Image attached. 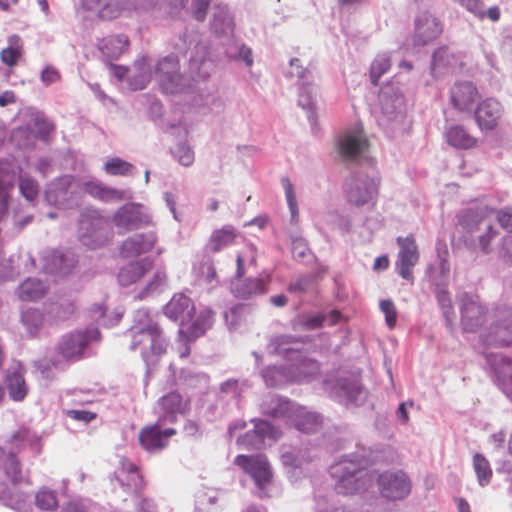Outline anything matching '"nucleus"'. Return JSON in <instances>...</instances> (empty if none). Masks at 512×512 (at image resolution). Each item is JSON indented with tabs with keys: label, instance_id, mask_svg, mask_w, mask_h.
Listing matches in <instances>:
<instances>
[{
	"label": "nucleus",
	"instance_id": "f3484780",
	"mask_svg": "<svg viewBox=\"0 0 512 512\" xmlns=\"http://www.w3.org/2000/svg\"><path fill=\"white\" fill-rule=\"evenodd\" d=\"M379 180L365 177L352 180L347 191L348 199L356 206H362L374 200L378 194Z\"/></svg>",
	"mask_w": 512,
	"mask_h": 512
},
{
	"label": "nucleus",
	"instance_id": "a211bd4d",
	"mask_svg": "<svg viewBox=\"0 0 512 512\" xmlns=\"http://www.w3.org/2000/svg\"><path fill=\"white\" fill-rule=\"evenodd\" d=\"M154 262L151 258L145 257L131 261L123 265L117 275L118 283L121 286H130L140 281L153 268Z\"/></svg>",
	"mask_w": 512,
	"mask_h": 512
},
{
	"label": "nucleus",
	"instance_id": "5701e85b",
	"mask_svg": "<svg viewBox=\"0 0 512 512\" xmlns=\"http://www.w3.org/2000/svg\"><path fill=\"white\" fill-rule=\"evenodd\" d=\"M84 9L94 12L103 20H111L122 14L120 0H81Z\"/></svg>",
	"mask_w": 512,
	"mask_h": 512
},
{
	"label": "nucleus",
	"instance_id": "2eb2a0df",
	"mask_svg": "<svg viewBox=\"0 0 512 512\" xmlns=\"http://www.w3.org/2000/svg\"><path fill=\"white\" fill-rule=\"evenodd\" d=\"M157 405L161 410L162 418L172 423L177 421L178 415H187L191 410V400L178 391H170L160 397Z\"/></svg>",
	"mask_w": 512,
	"mask_h": 512
},
{
	"label": "nucleus",
	"instance_id": "864d4df0",
	"mask_svg": "<svg viewBox=\"0 0 512 512\" xmlns=\"http://www.w3.org/2000/svg\"><path fill=\"white\" fill-rule=\"evenodd\" d=\"M157 0H120L122 12L130 10H148L156 4Z\"/></svg>",
	"mask_w": 512,
	"mask_h": 512
},
{
	"label": "nucleus",
	"instance_id": "774afa93",
	"mask_svg": "<svg viewBox=\"0 0 512 512\" xmlns=\"http://www.w3.org/2000/svg\"><path fill=\"white\" fill-rule=\"evenodd\" d=\"M75 310H76V307H75L74 303L67 302L66 304H62L56 313L59 318L66 319L70 315L74 314Z\"/></svg>",
	"mask_w": 512,
	"mask_h": 512
},
{
	"label": "nucleus",
	"instance_id": "1a4fd4ad",
	"mask_svg": "<svg viewBox=\"0 0 512 512\" xmlns=\"http://www.w3.org/2000/svg\"><path fill=\"white\" fill-rule=\"evenodd\" d=\"M397 245L399 246V252L395 266L401 275L407 281L413 282V268L419 261L420 254L417 243L413 235L406 237H397Z\"/></svg>",
	"mask_w": 512,
	"mask_h": 512
},
{
	"label": "nucleus",
	"instance_id": "052dcab7",
	"mask_svg": "<svg viewBox=\"0 0 512 512\" xmlns=\"http://www.w3.org/2000/svg\"><path fill=\"white\" fill-rule=\"evenodd\" d=\"M66 414L71 419L84 423H89L97 417L96 413L86 410H68Z\"/></svg>",
	"mask_w": 512,
	"mask_h": 512
},
{
	"label": "nucleus",
	"instance_id": "7c9ffc66",
	"mask_svg": "<svg viewBox=\"0 0 512 512\" xmlns=\"http://www.w3.org/2000/svg\"><path fill=\"white\" fill-rule=\"evenodd\" d=\"M82 189L85 193L89 194L93 198L102 201L122 200L123 198L121 191L109 188L103 185L102 183L96 181L85 182L82 186Z\"/></svg>",
	"mask_w": 512,
	"mask_h": 512
},
{
	"label": "nucleus",
	"instance_id": "f704fd0d",
	"mask_svg": "<svg viewBox=\"0 0 512 512\" xmlns=\"http://www.w3.org/2000/svg\"><path fill=\"white\" fill-rule=\"evenodd\" d=\"M472 462L478 484L482 487L488 485L493 476V471L488 459L483 454L477 452L473 455Z\"/></svg>",
	"mask_w": 512,
	"mask_h": 512
},
{
	"label": "nucleus",
	"instance_id": "a878e982",
	"mask_svg": "<svg viewBox=\"0 0 512 512\" xmlns=\"http://www.w3.org/2000/svg\"><path fill=\"white\" fill-rule=\"evenodd\" d=\"M291 418L295 427L305 433L316 432L322 426L321 417L315 412L308 411L305 407L294 409Z\"/></svg>",
	"mask_w": 512,
	"mask_h": 512
},
{
	"label": "nucleus",
	"instance_id": "de8ad7c7",
	"mask_svg": "<svg viewBox=\"0 0 512 512\" xmlns=\"http://www.w3.org/2000/svg\"><path fill=\"white\" fill-rule=\"evenodd\" d=\"M132 165L120 158H113L106 162L105 171L110 175H127Z\"/></svg>",
	"mask_w": 512,
	"mask_h": 512
},
{
	"label": "nucleus",
	"instance_id": "49530a36",
	"mask_svg": "<svg viewBox=\"0 0 512 512\" xmlns=\"http://www.w3.org/2000/svg\"><path fill=\"white\" fill-rule=\"evenodd\" d=\"M36 505L43 510H53L57 507V498L53 491L40 490L36 494Z\"/></svg>",
	"mask_w": 512,
	"mask_h": 512
},
{
	"label": "nucleus",
	"instance_id": "37998d69",
	"mask_svg": "<svg viewBox=\"0 0 512 512\" xmlns=\"http://www.w3.org/2000/svg\"><path fill=\"white\" fill-rule=\"evenodd\" d=\"M295 370L297 372L295 377L297 381L308 380L319 374L320 366L316 360L303 359L296 365Z\"/></svg>",
	"mask_w": 512,
	"mask_h": 512
},
{
	"label": "nucleus",
	"instance_id": "ddd939ff",
	"mask_svg": "<svg viewBox=\"0 0 512 512\" xmlns=\"http://www.w3.org/2000/svg\"><path fill=\"white\" fill-rule=\"evenodd\" d=\"M151 222V216L135 205H124L113 216V223L119 233L147 227Z\"/></svg>",
	"mask_w": 512,
	"mask_h": 512
},
{
	"label": "nucleus",
	"instance_id": "69168bd1",
	"mask_svg": "<svg viewBox=\"0 0 512 512\" xmlns=\"http://www.w3.org/2000/svg\"><path fill=\"white\" fill-rule=\"evenodd\" d=\"M166 279H167V275H166L165 271L157 270L154 273L152 280L148 283L146 289L148 291H153V290L157 289L160 285H163L166 282Z\"/></svg>",
	"mask_w": 512,
	"mask_h": 512
},
{
	"label": "nucleus",
	"instance_id": "72a5a7b5",
	"mask_svg": "<svg viewBox=\"0 0 512 512\" xmlns=\"http://www.w3.org/2000/svg\"><path fill=\"white\" fill-rule=\"evenodd\" d=\"M236 233L231 227H224L215 230L209 240V249L212 252H218L222 248L227 247L234 243Z\"/></svg>",
	"mask_w": 512,
	"mask_h": 512
},
{
	"label": "nucleus",
	"instance_id": "79ce46f5",
	"mask_svg": "<svg viewBox=\"0 0 512 512\" xmlns=\"http://www.w3.org/2000/svg\"><path fill=\"white\" fill-rule=\"evenodd\" d=\"M23 324L30 335H37L44 323L43 314L37 309H28L22 314Z\"/></svg>",
	"mask_w": 512,
	"mask_h": 512
},
{
	"label": "nucleus",
	"instance_id": "a18cd8bd",
	"mask_svg": "<svg viewBox=\"0 0 512 512\" xmlns=\"http://www.w3.org/2000/svg\"><path fill=\"white\" fill-rule=\"evenodd\" d=\"M247 260L251 264H255L256 263V255H255V251H254L252 246L248 247L245 252L239 253L237 255V257H236V266H237V268H236V277L238 279L243 278V276L246 273L245 263L247 262Z\"/></svg>",
	"mask_w": 512,
	"mask_h": 512
},
{
	"label": "nucleus",
	"instance_id": "6e6552de",
	"mask_svg": "<svg viewBox=\"0 0 512 512\" xmlns=\"http://www.w3.org/2000/svg\"><path fill=\"white\" fill-rule=\"evenodd\" d=\"M177 434L172 427L162 428L156 422L143 426L138 434L140 446L149 453H156L168 447L170 439Z\"/></svg>",
	"mask_w": 512,
	"mask_h": 512
},
{
	"label": "nucleus",
	"instance_id": "4c0bfd02",
	"mask_svg": "<svg viewBox=\"0 0 512 512\" xmlns=\"http://www.w3.org/2000/svg\"><path fill=\"white\" fill-rule=\"evenodd\" d=\"M7 389L14 401H21L27 394V387L23 376L19 373H12L7 377Z\"/></svg>",
	"mask_w": 512,
	"mask_h": 512
},
{
	"label": "nucleus",
	"instance_id": "0eeeda50",
	"mask_svg": "<svg viewBox=\"0 0 512 512\" xmlns=\"http://www.w3.org/2000/svg\"><path fill=\"white\" fill-rule=\"evenodd\" d=\"M156 77L164 93L174 94L184 90L183 77L179 73V60L170 55L161 59L155 69Z\"/></svg>",
	"mask_w": 512,
	"mask_h": 512
},
{
	"label": "nucleus",
	"instance_id": "f257e3e1",
	"mask_svg": "<svg viewBox=\"0 0 512 512\" xmlns=\"http://www.w3.org/2000/svg\"><path fill=\"white\" fill-rule=\"evenodd\" d=\"M127 333L130 338L129 349L139 352L148 369L155 368L169 346L159 323L147 310L139 309Z\"/></svg>",
	"mask_w": 512,
	"mask_h": 512
},
{
	"label": "nucleus",
	"instance_id": "13d9d810",
	"mask_svg": "<svg viewBox=\"0 0 512 512\" xmlns=\"http://www.w3.org/2000/svg\"><path fill=\"white\" fill-rule=\"evenodd\" d=\"M211 0H193L192 14L198 21H203L206 17L207 10L210 6Z\"/></svg>",
	"mask_w": 512,
	"mask_h": 512
},
{
	"label": "nucleus",
	"instance_id": "58836bf2",
	"mask_svg": "<svg viewBox=\"0 0 512 512\" xmlns=\"http://www.w3.org/2000/svg\"><path fill=\"white\" fill-rule=\"evenodd\" d=\"M73 264L66 263V257L59 251H52L47 257L45 265L49 273L67 274L70 272Z\"/></svg>",
	"mask_w": 512,
	"mask_h": 512
},
{
	"label": "nucleus",
	"instance_id": "2f4dec72",
	"mask_svg": "<svg viewBox=\"0 0 512 512\" xmlns=\"http://www.w3.org/2000/svg\"><path fill=\"white\" fill-rule=\"evenodd\" d=\"M266 292L265 282L260 278L246 279L234 287V294L240 299H249Z\"/></svg>",
	"mask_w": 512,
	"mask_h": 512
},
{
	"label": "nucleus",
	"instance_id": "c756f323",
	"mask_svg": "<svg viewBox=\"0 0 512 512\" xmlns=\"http://www.w3.org/2000/svg\"><path fill=\"white\" fill-rule=\"evenodd\" d=\"M497 376L500 389L512 398V359L500 357L499 361L492 364Z\"/></svg>",
	"mask_w": 512,
	"mask_h": 512
},
{
	"label": "nucleus",
	"instance_id": "4468645a",
	"mask_svg": "<svg viewBox=\"0 0 512 512\" xmlns=\"http://www.w3.org/2000/svg\"><path fill=\"white\" fill-rule=\"evenodd\" d=\"M502 104L495 98H486L479 102L474 117L478 128L483 132L495 130L503 116Z\"/></svg>",
	"mask_w": 512,
	"mask_h": 512
},
{
	"label": "nucleus",
	"instance_id": "680f3d73",
	"mask_svg": "<svg viewBox=\"0 0 512 512\" xmlns=\"http://www.w3.org/2000/svg\"><path fill=\"white\" fill-rule=\"evenodd\" d=\"M497 220L502 228L512 233V209H502L498 211Z\"/></svg>",
	"mask_w": 512,
	"mask_h": 512
},
{
	"label": "nucleus",
	"instance_id": "3c124183",
	"mask_svg": "<svg viewBox=\"0 0 512 512\" xmlns=\"http://www.w3.org/2000/svg\"><path fill=\"white\" fill-rule=\"evenodd\" d=\"M262 376L267 386L275 387L282 383L284 371L278 367H267L263 370Z\"/></svg>",
	"mask_w": 512,
	"mask_h": 512
},
{
	"label": "nucleus",
	"instance_id": "b1692460",
	"mask_svg": "<svg viewBox=\"0 0 512 512\" xmlns=\"http://www.w3.org/2000/svg\"><path fill=\"white\" fill-rule=\"evenodd\" d=\"M447 143L457 149H473L479 144L478 138L471 135L463 125H452L445 132Z\"/></svg>",
	"mask_w": 512,
	"mask_h": 512
},
{
	"label": "nucleus",
	"instance_id": "393cba45",
	"mask_svg": "<svg viewBox=\"0 0 512 512\" xmlns=\"http://www.w3.org/2000/svg\"><path fill=\"white\" fill-rule=\"evenodd\" d=\"M181 326L180 334L183 337H187L188 340H196L205 334V332L211 328L213 324V312L210 309H205L190 325Z\"/></svg>",
	"mask_w": 512,
	"mask_h": 512
},
{
	"label": "nucleus",
	"instance_id": "e2e57ef3",
	"mask_svg": "<svg viewBox=\"0 0 512 512\" xmlns=\"http://www.w3.org/2000/svg\"><path fill=\"white\" fill-rule=\"evenodd\" d=\"M60 79L58 70L54 67H46L41 73V80L44 84L50 85Z\"/></svg>",
	"mask_w": 512,
	"mask_h": 512
},
{
	"label": "nucleus",
	"instance_id": "f03ea898",
	"mask_svg": "<svg viewBox=\"0 0 512 512\" xmlns=\"http://www.w3.org/2000/svg\"><path fill=\"white\" fill-rule=\"evenodd\" d=\"M365 463L359 459H343L331 467V475L337 479V493L354 494L371 486L373 476L365 469Z\"/></svg>",
	"mask_w": 512,
	"mask_h": 512
},
{
	"label": "nucleus",
	"instance_id": "39448f33",
	"mask_svg": "<svg viewBox=\"0 0 512 512\" xmlns=\"http://www.w3.org/2000/svg\"><path fill=\"white\" fill-rule=\"evenodd\" d=\"M234 463L247 473L259 489V497H267L266 489L270 486L273 473L264 455H238Z\"/></svg>",
	"mask_w": 512,
	"mask_h": 512
},
{
	"label": "nucleus",
	"instance_id": "6ab92c4d",
	"mask_svg": "<svg viewBox=\"0 0 512 512\" xmlns=\"http://www.w3.org/2000/svg\"><path fill=\"white\" fill-rule=\"evenodd\" d=\"M368 148V140L362 132L343 134L337 143L339 155L345 160H354Z\"/></svg>",
	"mask_w": 512,
	"mask_h": 512
},
{
	"label": "nucleus",
	"instance_id": "20e7f679",
	"mask_svg": "<svg viewBox=\"0 0 512 512\" xmlns=\"http://www.w3.org/2000/svg\"><path fill=\"white\" fill-rule=\"evenodd\" d=\"M493 321L481 335L487 346L508 347L512 345V308L497 306L493 311Z\"/></svg>",
	"mask_w": 512,
	"mask_h": 512
},
{
	"label": "nucleus",
	"instance_id": "4d7b16f0",
	"mask_svg": "<svg viewBox=\"0 0 512 512\" xmlns=\"http://www.w3.org/2000/svg\"><path fill=\"white\" fill-rule=\"evenodd\" d=\"M462 5L479 19L486 16L484 3L482 0H462Z\"/></svg>",
	"mask_w": 512,
	"mask_h": 512
},
{
	"label": "nucleus",
	"instance_id": "9d476101",
	"mask_svg": "<svg viewBox=\"0 0 512 512\" xmlns=\"http://www.w3.org/2000/svg\"><path fill=\"white\" fill-rule=\"evenodd\" d=\"M461 324L468 332H476L487 321V311L477 295L463 293L460 296Z\"/></svg>",
	"mask_w": 512,
	"mask_h": 512
},
{
	"label": "nucleus",
	"instance_id": "aec40b11",
	"mask_svg": "<svg viewBox=\"0 0 512 512\" xmlns=\"http://www.w3.org/2000/svg\"><path fill=\"white\" fill-rule=\"evenodd\" d=\"M195 311L192 300L184 294H175L168 302L165 309V314L175 320L179 321L181 326L188 323Z\"/></svg>",
	"mask_w": 512,
	"mask_h": 512
},
{
	"label": "nucleus",
	"instance_id": "ea45409f",
	"mask_svg": "<svg viewBox=\"0 0 512 512\" xmlns=\"http://www.w3.org/2000/svg\"><path fill=\"white\" fill-rule=\"evenodd\" d=\"M5 473L13 485L29 483V479L22 474L21 464L14 455H9L5 460Z\"/></svg>",
	"mask_w": 512,
	"mask_h": 512
},
{
	"label": "nucleus",
	"instance_id": "5fc2aeb1",
	"mask_svg": "<svg viewBox=\"0 0 512 512\" xmlns=\"http://www.w3.org/2000/svg\"><path fill=\"white\" fill-rule=\"evenodd\" d=\"M282 185L285 190V195L292 217L294 218L298 214L296 197L293 189V185L288 178L282 179Z\"/></svg>",
	"mask_w": 512,
	"mask_h": 512
},
{
	"label": "nucleus",
	"instance_id": "603ef678",
	"mask_svg": "<svg viewBox=\"0 0 512 512\" xmlns=\"http://www.w3.org/2000/svg\"><path fill=\"white\" fill-rule=\"evenodd\" d=\"M174 155L183 166H191L194 162V152L185 144L177 145L174 150Z\"/></svg>",
	"mask_w": 512,
	"mask_h": 512
},
{
	"label": "nucleus",
	"instance_id": "c9c22d12",
	"mask_svg": "<svg viewBox=\"0 0 512 512\" xmlns=\"http://www.w3.org/2000/svg\"><path fill=\"white\" fill-rule=\"evenodd\" d=\"M45 291L46 287L40 280L27 279L20 285L18 295L23 301H33L41 298Z\"/></svg>",
	"mask_w": 512,
	"mask_h": 512
},
{
	"label": "nucleus",
	"instance_id": "6e6d98bb",
	"mask_svg": "<svg viewBox=\"0 0 512 512\" xmlns=\"http://www.w3.org/2000/svg\"><path fill=\"white\" fill-rule=\"evenodd\" d=\"M326 320L324 314H316L312 316L303 317L300 320V325L306 330H314L320 328Z\"/></svg>",
	"mask_w": 512,
	"mask_h": 512
},
{
	"label": "nucleus",
	"instance_id": "338daca9",
	"mask_svg": "<svg viewBox=\"0 0 512 512\" xmlns=\"http://www.w3.org/2000/svg\"><path fill=\"white\" fill-rule=\"evenodd\" d=\"M179 341L181 343V346L178 349L179 357L180 358H186V357H188L190 355V352H191L190 343L193 340H188L187 337H183L179 333Z\"/></svg>",
	"mask_w": 512,
	"mask_h": 512
},
{
	"label": "nucleus",
	"instance_id": "cd10ccee",
	"mask_svg": "<svg viewBox=\"0 0 512 512\" xmlns=\"http://www.w3.org/2000/svg\"><path fill=\"white\" fill-rule=\"evenodd\" d=\"M290 65L292 68L296 70L295 72H293V74L296 75L299 79L303 80L301 86V93L299 97V103L303 107H310L312 104L313 90L311 72L300 65V60L298 58H292L290 61Z\"/></svg>",
	"mask_w": 512,
	"mask_h": 512
},
{
	"label": "nucleus",
	"instance_id": "4be33fe9",
	"mask_svg": "<svg viewBox=\"0 0 512 512\" xmlns=\"http://www.w3.org/2000/svg\"><path fill=\"white\" fill-rule=\"evenodd\" d=\"M120 466L122 486L129 492L140 493L145 487V481L138 467L126 457L121 458Z\"/></svg>",
	"mask_w": 512,
	"mask_h": 512
},
{
	"label": "nucleus",
	"instance_id": "c03bdc74",
	"mask_svg": "<svg viewBox=\"0 0 512 512\" xmlns=\"http://www.w3.org/2000/svg\"><path fill=\"white\" fill-rule=\"evenodd\" d=\"M391 67L389 57L385 55L377 56L370 67V77L373 85H378V81Z\"/></svg>",
	"mask_w": 512,
	"mask_h": 512
},
{
	"label": "nucleus",
	"instance_id": "f8f14e48",
	"mask_svg": "<svg viewBox=\"0 0 512 512\" xmlns=\"http://www.w3.org/2000/svg\"><path fill=\"white\" fill-rule=\"evenodd\" d=\"M380 493L383 497L400 500L411 492V481L403 471L384 472L377 478Z\"/></svg>",
	"mask_w": 512,
	"mask_h": 512
},
{
	"label": "nucleus",
	"instance_id": "0e129e2a",
	"mask_svg": "<svg viewBox=\"0 0 512 512\" xmlns=\"http://www.w3.org/2000/svg\"><path fill=\"white\" fill-rule=\"evenodd\" d=\"M499 255L504 259L512 261V235H507L503 238L502 245L499 249Z\"/></svg>",
	"mask_w": 512,
	"mask_h": 512
},
{
	"label": "nucleus",
	"instance_id": "a19ab883",
	"mask_svg": "<svg viewBox=\"0 0 512 512\" xmlns=\"http://www.w3.org/2000/svg\"><path fill=\"white\" fill-rule=\"evenodd\" d=\"M212 27L218 34H226L233 31L234 23L227 9L219 7L218 12L214 14Z\"/></svg>",
	"mask_w": 512,
	"mask_h": 512
},
{
	"label": "nucleus",
	"instance_id": "7ed1b4c3",
	"mask_svg": "<svg viewBox=\"0 0 512 512\" xmlns=\"http://www.w3.org/2000/svg\"><path fill=\"white\" fill-rule=\"evenodd\" d=\"M460 224L471 237L474 233H478V245L483 253L487 254L492 251L491 243L499 232L486 211L468 210L462 215Z\"/></svg>",
	"mask_w": 512,
	"mask_h": 512
},
{
	"label": "nucleus",
	"instance_id": "bf43d9fd",
	"mask_svg": "<svg viewBox=\"0 0 512 512\" xmlns=\"http://www.w3.org/2000/svg\"><path fill=\"white\" fill-rule=\"evenodd\" d=\"M35 126L37 128V135L44 140L47 139L50 133L54 130L53 124L43 118H37L35 120Z\"/></svg>",
	"mask_w": 512,
	"mask_h": 512
},
{
	"label": "nucleus",
	"instance_id": "bb28decb",
	"mask_svg": "<svg viewBox=\"0 0 512 512\" xmlns=\"http://www.w3.org/2000/svg\"><path fill=\"white\" fill-rule=\"evenodd\" d=\"M79 185L72 176H63L58 178L48 191L49 199H53L57 204H63L72 198Z\"/></svg>",
	"mask_w": 512,
	"mask_h": 512
},
{
	"label": "nucleus",
	"instance_id": "473e14b6",
	"mask_svg": "<svg viewBox=\"0 0 512 512\" xmlns=\"http://www.w3.org/2000/svg\"><path fill=\"white\" fill-rule=\"evenodd\" d=\"M254 435L260 439H264L266 437L276 439L281 436V432L268 421L259 420L255 423L254 430L252 432H248L244 436L238 438V444L248 446V438Z\"/></svg>",
	"mask_w": 512,
	"mask_h": 512
},
{
	"label": "nucleus",
	"instance_id": "9b49d317",
	"mask_svg": "<svg viewBox=\"0 0 512 512\" xmlns=\"http://www.w3.org/2000/svg\"><path fill=\"white\" fill-rule=\"evenodd\" d=\"M92 337L95 340H100V331L94 329L93 331H75L66 334L59 343V353L67 360H79Z\"/></svg>",
	"mask_w": 512,
	"mask_h": 512
},
{
	"label": "nucleus",
	"instance_id": "09e8293b",
	"mask_svg": "<svg viewBox=\"0 0 512 512\" xmlns=\"http://www.w3.org/2000/svg\"><path fill=\"white\" fill-rule=\"evenodd\" d=\"M380 310L385 315V322L390 329H393L397 323V309L394 302L390 299L380 302Z\"/></svg>",
	"mask_w": 512,
	"mask_h": 512
},
{
	"label": "nucleus",
	"instance_id": "423d86ee",
	"mask_svg": "<svg viewBox=\"0 0 512 512\" xmlns=\"http://www.w3.org/2000/svg\"><path fill=\"white\" fill-rule=\"evenodd\" d=\"M443 23L429 11L418 13L414 19L412 42L414 46H426L443 33Z\"/></svg>",
	"mask_w": 512,
	"mask_h": 512
},
{
	"label": "nucleus",
	"instance_id": "c85d7f7f",
	"mask_svg": "<svg viewBox=\"0 0 512 512\" xmlns=\"http://www.w3.org/2000/svg\"><path fill=\"white\" fill-rule=\"evenodd\" d=\"M128 46L129 39L124 34L108 36L99 42L101 52L112 59L120 57L127 50Z\"/></svg>",
	"mask_w": 512,
	"mask_h": 512
},
{
	"label": "nucleus",
	"instance_id": "e433bc0d",
	"mask_svg": "<svg viewBox=\"0 0 512 512\" xmlns=\"http://www.w3.org/2000/svg\"><path fill=\"white\" fill-rule=\"evenodd\" d=\"M20 39L18 36H13L9 39L10 46L7 48H4L0 52V59L1 61L9 66L14 67L17 65L19 59L21 58L23 54V47L19 43Z\"/></svg>",
	"mask_w": 512,
	"mask_h": 512
},
{
	"label": "nucleus",
	"instance_id": "8fccbe9b",
	"mask_svg": "<svg viewBox=\"0 0 512 512\" xmlns=\"http://www.w3.org/2000/svg\"><path fill=\"white\" fill-rule=\"evenodd\" d=\"M19 189L21 194L29 201L34 200L37 197L39 191L37 182L27 177L20 178Z\"/></svg>",
	"mask_w": 512,
	"mask_h": 512
},
{
	"label": "nucleus",
	"instance_id": "dca6fc26",
	"mask_svg": "<svg viewBox=\"0 0 512 512\" xmlns=\"http://www.w3.org/2000/svg\"><path fill=\"white\" fill-rule=\"evenodd\" d=\"M157 243L155 232L134 234L126 238L119 247V254L122 258L137 257L150 252Z\"/></svg>",
	"mask_w": 512,
	"mask_h": 512
},
{
	"label": "nucleus",
	"instance_id": "412c9836",
	"mask_svg": "<svg viewBox=\"0 0 512 512\" xmlns=\"http://www.w3.org/2000/svg\"><path fill=\"white\" fill-rule=\"evenodd\" d=\"M477 97V88L471 82L456 83L451 89L452 105L459 111L469 110Z\"/></svg>",
	"mask_w": 512,
	"mask_h": 512
}]
</instances>
